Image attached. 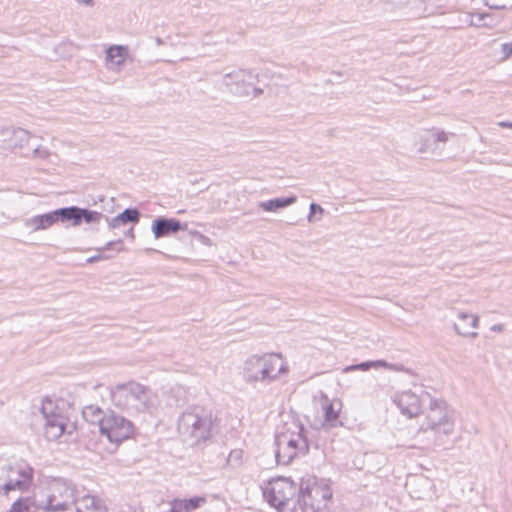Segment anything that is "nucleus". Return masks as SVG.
I'll list each match as a JSON object with an SVG mask.
<instances>
[{
    "label": "nucleus",
    "instance_id": "1",
    "mask_svg": "<svg viewBox=\"0 0 512 512\" xmlns=\"http://www.w3.org/2000/svg\"><path fill=\"white\" fill-rule=\"evenodd\" d=\"M112 404L130 416L152 415L159 406V399L151 388L130 380L110 387Z\"/></svg>",
    "mask_w": 512,
    "mask_h": 512
},
{
    "label": "nucleus",
    "instance_id": "2",
    "mask_svg": "<svg viewBox=\"0 0 512 512\" xmlns=\"http://www.w3.org/2000/svg\"><path fill=\"white\" fill-rule=\"evenodd\" d=\"M212 414L202 407H193L184 411L178 419L177 429L183 441L197 445L212 435Z\"/></svg>",
    "mask_w": 512,
    "mask_h": 512
},
{
    "label": "nucleus",
    "instance_id": "3",
    "mask_svg": "<svg viewBox=\"0 0 512 512\" xmlns=\"http://www.w3.org/2000/svg\"><path fill=\"white\" fill-rule=\"evenodd\" d=\"M294 427V430L287 429L275 437V457L279 465H288L309 451L306 429L299 424H294Z\"/></svg>",
    "mask_w": 512,
    "mask_h": 512
},
{
    "label": "nucleus",
    "instance_id": "4",
    "mask_svg": "<svg viewBox=\"0 0 512 512\" xmlns=\"http://www.w3.org/2000/svg\"><path fill=\"white\" fill-rule=\"evenodd\" d=\"M426 405L428 406L426 412L427 426L425 428L422 426L419 433L430 430L434 433V442L441 445L443 437L451 435L454 431L453 411L449 409L444 400L433 398L431 395Z\"/></svg>",
    "mask_w": 512,
    "mask_h": 512
},
{
    "label": "nucleus",
    "instance_id": "5",
    "mask_svg": "<svg viewBox=\"0 0 512 512\" xmlns=\"http://www.w3.org/2000/svg\"><path fill=\"white\" fill-rule=\"evenodd\" d=\"M287 371L279 354L253 355L244 364V374L249 382H271Z\"/></svg>",
    "mask_w": 512,
    "mask_h": 512
},
{
    "label": "nucleus",
    "instance_id": "6",
    "mask_svg": "<svg viewBox=\"0 0 512 512\" xmlns=\"http://www.w3.org/2000/svg\"><path fill=\"white\" fill-rule=\"evenodd\" d=\"M76 485L67 479H56L49 487V494L39 506L44 512H75Z\"/></svg>",
    "mask_w": 512,
    "mask_h": 512
},
{
    "label": "nucleus",
    "instance_id": "7",
    "mask_svg": "<svg viewBox=\"0 0 512 512\" xmlns=\"http://www.w3.org/2000/svg\"><path fill=\"white\" fill-rule=\"evenodd\" d=\"M41 414L45 420L44 436L49 441H56L62 435H71L76 430L75 422L52 400L42 402Z\"/></svg>",
    "mask_w": 512,
    "mask_h": 512
},
{
    "label": "nucleus",
    "instance_id": "8",
    "mask_svg": "<svg viewBox=\"0 0 512 512\" xmlns=\"http://www.w3.org/2000/svg\"><path fill=\"white\" fill-rule=\"evenodd\" d=\"M33 469L25 462H16L0 467V494L8 495L11 491H28L33 482Z\"/></svg>",
    "mask_w": 512,
    "mask_h": 512
},
{
    "label": "nucleus",
    "instance_id": "9",
    "mask_svg": "<svg viewBox=\"0 0 512 512\" xmlns=\"http://www.w3.org/2000/svg\"><path fill=\"white\" fill-rule=\"evenodd\" d=\"M332 497L330 488L326 485H318L302 481L299 486L297 503L302 512H323Z\"/></svg>",
    "mask_w": 512,
    "mask_h": 512
},
{
    "label": "nucleus",
    "instance_id": "10",
    "mask_svg": "<svg viewBox=\"0 0 512 512\" xmlns=\"http://www.w3.org/2000/svg\"><path fill=\"white\" fill-rule=\"evenodd\" d=\"M258 75L252 70L239 69L223 76L222 83L228 90L238 97H256L262 93V89L257 88Z\"/></svg>",
    "mask_w": 512,
    "mask_h": 512
},
{
    "label": "nucleus",
    "instance_id": "11",
    "mask_svg": "<svg viewBox=\"0 0 512 512\" xmlns=\"http://www.w3.org/2000/svg\"><path fill=\"white\" fill-rule=\"evenodd\" d=\"M297 493L299 494V488L296 484L289 478L281 477L269 483L264 496L271 506L283 510Z\"/></svg>",
    "mask_w": 512,
    "mask_h": 512
},
{
    "label": "nucleus",
    "instance_id": "12",
    "mask_svg": "<svg viewBox=\"0 0 512 512\" xmlns=\"http://www.w3.org/2000/svg\"><path fill=\"white\" fill-rule=\"evenodd\" d=\"M100 433L111 443L119 444L130 438L134 433V424L113 411L107 413L102 419Z\"/></svg>",
    "mask_w": 512,
    "mask_h": 512
},
{
    "label": "nucleus",
    "instance_id": "13",
    "mask_svg": "<svg viewBox=\"0 0 512 512\" xmlns=\"http://www.w3.org/2000/svg\"><path fill=\"white\" fill-rule=\"evenodd\" d=\"M429 396L430 394L426 391H422L420 395L412 391H404L396 394L393 401L403 415L413 418L422 412V407L426 406Z\"/></svg>",
    "mask_w": 512,
    "mask_h": 512
},
{
    "label": "nucleus",
    "instance_id": "14",
    "mask_svg": "<svg viewBox=\"0 0 512 512\" xmlns=\"http://www.w3.org/2000/svg\"><path fill=\"white\" fill-rule=\"evenodd\" d=\"M449 136H455V134L447 133L437 128L428 130L419 136L417 152L420 154H434L438 150L439 143H446L449 140Z\"/></svg>",
    "mask_w": 512,
    "mask_h": 512
},
{
    "label": "nucleus",
    "instance_id": "15",
    "mask_svg": "<svg viewBox=\"0 0 512 512\" xmlns=\"http://www.w3.org/2000/svg\"><path fill=\"white\" fill-rule=\"evenodd\" d=\"M187 223H182L175 218L159 216L153 220L151 230L156 239L170 236L180 230L187 229Z\"/></svg>",
    "mask_w": 512,
    "mask_h": 512
},
{
    "label": "nucleus",
    "instance_id": "16",
    "mask_svg": "<svg viewBox=\"0 0 512 512\" xmlns=\"http://www.w3.org/2000/svg\"><path fill=\"white\" fill-rule=\"evenodd\" d=\"M321 406L324 417L321 424L323 428L330 429L342 425V422L339 420V413L342 409L341 401L330 400L326 395H322Z\"/></svg>",
    "mask_w": 512,
    "mask_h": 512
},
{
    "label": "nucleus",
    "instance_id": "17",
    "mask_svg": "<svg viewBox=\"0 0 512 512\" xmlns=\"http://www.w3.org/2000/svg\"><path fill=\"white\" fill-rule=\"evenodd\" d=\"M0 135L12 151L23 149L31 137L29 131L20 127L0 128Z\"/></svg>",
    "mask_w": 512,
    "mask_h": 512
},
{
    "label": "nucleus",
    "instance_id": "18",
    "mask_svg": "<svg viewBox=\"0 0 512 512\" xmlns=\"http://www.w3.org/2000/svg\"><path fill=\"white\" fill-rule=\"evenodd\" d=\"M127 56V47L122 45H111L106 50L107 68L112 71H119L124 65Z\"/></svg>",
    "mask_w": 512,
    "mask_h": 512
},
{
    "label": "nucleus",
    "instance_id": "19",
    "mask_svg": "<svg viewBox=\"0 0 512 512\" xmlns=\"http://www.w3.org/2000/svg\"><path fill=\"white\" fill-rule=\"evenodd\" d=\"M59 222L58 210L33 216L26 220L25 225L31 227L33 231L46 230Z\"/></svg>",
    "mask_w": 512,
    "mask_h": 512
},
{
    "label": "nucleus",
    "instance_id": "20",
    "mask_svg": "<svg viewBox=\"0 0 512 512\" xmlns=\"http://www.w3.org/2000/svg\"><path fill=\"white\" fill-rule=\"evenodd\" d=\"M458 319L460 320V323L454 324V329L459 335H462L464 337H477L478 333L474 331H470L469 327L477 328L479 318L476 315L468 314L465 312H459Z\"/></svg>",
    "mask_w": 512,
    "mask_h": 512
},
{
    "label": "nucleus",
    "instance_id": "21",
    "mask_svg": "<svg viewBox=\"0 0 512 512\" xmlns=\"http://www.w3.org/2000/svg\"><path fill=\"white\" fill-rule=\"evenodd\" d=\"M141 217V213L137 208H126L121 213H119L117 216L109 219L106 217V220L108 221L109 227L111 229H116L120 227L121 225L127 224V223H133L136 224L139 222Z\"/></svg>",
    "mask_w": 512,
    "mask_h": 512
},
{
    "label": "nucleus",
    "instance_id": "22",
    "mask_svg": "<svg viewBox=\"0 0 512 512\" xmlns=\"http://www.w3.org/2000/svg\"><path fill=\"white\" fill-rule=\"evenodd\" d=\"M75 512H105L101 501L92 495L76 498Z\"/></svg>",
    "mask_w": 512,
    "mask_h": 512
},
{
    "label": "nucleus",
    "instance_id": "23",
    "mask_svg": "<svg viewBox=\"0 0 512 512\" xmlns=\"http://www.w3.org/2000/svg\"><path fill=\"white\" fill-rule=\"evenodd\" d=\"M297 201L295 195L282 198H273L268 201H261L258 203V207L266 212H277L280 209L286 208Z\"/></svg>",
    "mask_w": 512,
    "mask_h": 512
},
{
    "label": "nucleus",
    "instance_id": "24",
    "mask_svg": "<svg viewBox=\"0 0 512 512\" xmlns=\"http://www.w3.org/2000/svg\"><path fill=\"white\" fill-rule=\"evenodd\" d=\"M57 210L59 222L70 223L71 226L80 225V213L78 206L62 207L58 208Z\"/></svg>",
    "mask_w": 512,
    "mask_h": 512
},
{
    "label": "nucleus",
    "instance_id": "25",
    "mask_svg": "<svg viewBox=\"0 0 512 512\" xmlns=\"http://www.w3.org/2000/svg\"><path fill=\"white\" fill-rule=\"evenodd\" d=\"M123 249V241L122 239H117L113 241H109L105 246L98 248V254L91 256L87 259V263H95L101 260H107L110 259L112 256L105 254L106 250H116L117 252H120Z\"/></svg>",
    "mask_w": 512,
    "mask_h": 512
},
{
    "label": "nucleus",
    "instance_id": "26",
    "mask_svg": "<svg viewBox=\"0 0 512 512\" xmlns=\"http://www.w3.org/2000/svg\"><path fill=\"white\" fill-rule=\"evenodd\" d=\"M83 418L92 424H98L99 429L101 428L102 419L106 418L105 413L101 408L95 405H88L83 408Z\"/></svg>",
    "mask_w": 512,
    "mask_h": 512
},
{
    "label": "nucleus",
    "instance_id": "27",
    "mask_svg": "<svg viewBox=\"0 0 512 512\" xmlns=\"http://www.w3.org/2000/svg\"><path fill=\"white\" fill-rule=\"evenodd\" d=\"M80 225L84 222L87 224L98 223L104 216L101 212L79 207Z\"/></svg>",
    "mask_w": 512,
    "mask_h": 512
},
{
    "label": "nucleus",
    "instance_id": "28",
    "mask_svg": "<svg viewBox=\"0 0 512 512\" xmlns=\"http://www.w3.org/2000/svg\"><path fill=\"white\" fill-rule=\"evenodd\" d=\"M204 503H206V498L200 496H195L189 499H182V504L186 512L189 510L197 509Z\"/></svg>",
    "mask_w": 512,
    "mask_h": 512
},
{
    "label": "nucleus",
    "instance_id": "29",
    "mask_svg": "<svg viewBox=\"0 0 512 512\" xmlns=\"http://www.w3.org/2000/svg\"><path fill=\"white\" fill-rule=\"evenodd\" d=\"M243 462V451L241 449H234L230 452L227 458V464L233 468L239 467Z\"/></svg>",
    "mask_w": 512,
    "mask_h": 512
},
{
    "label": "nucleus",
    "instance_id": "30",
    "mask_svg": "<svg viewBox=\"0 0 512 512\" xmlns=\"http://www.w3.org/2000/svg\"><path fill=\"white\" fill-rule=\"evenodd\" d=\"M470 25L481 27V26H490L489 23L485 22V19L491 18V14L489 13H477V14H470Z\"/></svg>",
    "mask_w": 512,
    "mask_h": 512
},
{
    "label": "nucleus",
    "instance_id": "31",
    "mask_svg": "<svg viewBox=\"0 0 512 512\" xmlns=\"http://www.w3.org/2000/svg\"><path fill=\"white\" fill-rule=\"evenodd\" d=\"M29 503L30 498H19L12 504L9 512H30Z\"/></svg>",
    "mask_w": 512,
    "mask_h": 512
},
{
    "label": "nucleus",
    "instance_id": "32",
    "mask_svg": "<svg viewBox=\"0 0 512 512\" xmlns=\"http://www.w3.org/2000/svg\"><path fill=\"white\" fill-rule=\"evenodd\" d=\"M485 5L491 9H512V0H486Z\"/></svg>",
    "mask_w": 512,
    "mask_h": 512
},
{
    "label": "nucleus",
    "instance_id": "33",
    "mask_svg": "<svg viewBox=\"0 0 512 512\" xmlns=\"http://www.w3.org/2000/svg\"><path fill=\"white\" fill-rule=\"evenodd\" d=\"M23 155L26 157H32V158H37V159H46L49 157L50 151L47 148L38 145L37 147H35L32 150L31 154H23Z\"/></svg>",
    "mask_w": 512,
    "mask_h": 512
},
{
    "label": "nucleus",
    "instance_id": "34",
    "mask_svg": "<svg viewBox=\"0 0 512 512\" xmlns=\"http://www.w3.org/2000/svg\"><path fill=\"white\" fill-rule=\"evenodd\" d=\"M309 209H310V213H309L307 219L310 223L315 221L314 214H316V213L323 214V212H324V209L316 203H311Z\"/></svg>",
    "mask_w": 512,
    "mask_h": 512
},
{
    "label": "nucleus",
    "instance_id": "35",
    "mask_svg": "<svg viewBox=\"0 0 512 512\" xmlns=\"http://www.w3.org/2000/svg\"><path fill=\"white\" fill-rule=\"evenodd\" d=\"M370 368H372V361H365V362H361L359 364L349 366L348 368H346V371H354V370L367 371Z\"/></svg>",
    "mask_w": 512,
    "mask_h": 512
},
{
    "label": "nucleus",
    "instance_id": "36",
    "mask_svg": "<svg viewBox=\"0 0 512 512\" xmlns=\"http://www.w3.org/2000/svg\"><path fill=\"white\" fill-rule=\"evenodd\" d=\"M171 508L169 509V511L167 512H181L182 510H184V507H183V504H182V499H172L170 502H169Z\"/></svg>",
    "mask_w": 512,
    "mask_h": 512
},
{
    "label": "nucleus",
    "instance_id": "37",
    "mask_svg": "<svg viewBox=\"0 0 512 512\" xmlns=\"http://www.w3.org/2000/svg\"><path fill=\"white\" fill-rule=\"evenodd\" d=\"M501 50L503 53L502 61H505L512 55V42L502 44Z\"/></svg>",
    "mask_w": 512,
    "mask_h": 512
},
{
    "label": "nucleus",
    "instance_id": "38",
    "mask_svg": "<svg viewBox=\"0 0 512 512\" xmlns=\"http://www.w3.org/2000/svg\"><path fill=\"white\" fill-rule=\"evenodd\" d=\"M372 367L373 368H379V367L387 368L388 363L385 360H376V361H372Z\"/></svg>",
    "mask_w": 512,
    "mask_h": 512
},
{
    "label": "nucleus",
    "instance_id": "39",
    "mask_svg": "<svg viewBox=\"0 0 512 512\" xmlns=\"http://www.w3.org/2000/svg\"><path fill=\"white\" fill-rule=\"evenodd\" d=\"M388 369H391V370H394V371H403L404 370V367L403 365H399V364H390L388 363Z\"/></svg>",
    "mask_w": 512,
    "mask_h": 512
},
{
    "label": "nucleus",
    "instance_id": "40",
    "mask_svg": "<svg viewBox=\"0 0 512 512\" xmlns=\"http://www.w3.org/2000/svg\"><path fill=\"white\" fill-rule=\"evenodd\" d=\"M491 330L494 332H502L504 330V326L502 324H494L491 327Z\"/></svg>",
    "mask_w": 512,
    "mask_h": 512
},
{
    "label": "nucleus",
    "instance_id": "41",
    "mask_svg": "<svg viewBox=\"0 0 512 512\" xmlns=\"http://www.w3.org/2000/svg\"><path fill=\"white\" fill-rule=\"evenodd\" d=\"M125 236L131 238V239H134L135 238V235H134V230L133 228H129L126 232H125Z\"/></svg>",
    "mask_w": 512,
    "mask_h": 512
},
{
    "label": "nucleus",
    "instance_id": "42",
    "mask_svg": "<svg viewBox=\"0 0 512 512\" xmlns=\"http://www.w3.org/2000/svg\"><path fill=\"white\" fill-rule=\"evenodd\" d=\"M499 126L503 127V128H512V122H508V121H501L499 123Z\"/></svg>",
    "mask_w": 512,
    "mask_h": 512
},
{
    "label": "nucleus",
    "instance_id": "43",
    "mask_svg": "<svg viewBox=\"0 0 512 512\" xmlns=\"http://www.w3.org/2000/svg\"><path fill=\"white\" fill-rule=\"evenodd\" d=\"M155 42H156L157 46H160V45H162L164 43L163 40L160 37H156Z\"/></svg>",
    "mask_w": 512,
    "mask_h": 512
},
{
    "label": "nucleus",
    "instance_id": "44",
    "mask_svg": "<svg viewBox=\"0 0 512 512\" xmlns=\"http://www.w3.org/2000/svg\"><path fill=\"white\" fill-rule=\"evenodd\" d=\"M419 481L423 482L425 485H429V481L427 479H418Z\"/></svg>",
    "mask_w": 512,
    "mask_h": 512
},
{
    "label": "nucleus",
    "instance_id": "45",
    "mask_svg": "<svg viewBox=\"0 0 512 512\" xmlns=\"http://www.w3.org/2000/svg\"><path fill=\"white\" fill-rule=\"evenodd\" d=\"M201 238L205 239V240H209V238L207 237H204V235H200Z\"/></svg>",
    "mask_w": 512,
    "mask_h": 512
}]
</instances>
